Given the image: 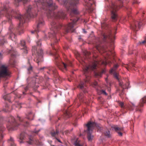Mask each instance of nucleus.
Segmentation results:
<instances>
[{"label": "nucleus", "instance_id": "f257e3e1", "mask_svg": "<svg viewBox=\"0 0 146 146\" xmlns=\"http://www.w3.org/2000/svg\"><path fill=\"white\" fill-rule=\"evenodd\" d=\"M33 9L31 6H29L24 15H21L18 11H14L10 8L8 5L4 6V8L0 11V17L1 15H5L10 23L9 29V38L15 41L16 36L15 33L18 32L20 35L24 32L23 24L25 22L26 19H29L33 17Z\"/></svg>", "mask_w": 146, "mask_h": 146}, {"label": "nucleus", "instance_id": "f03ea898", "mask_svg": "<svg viewBox=\"0 0 146 146\" xmlns=\"http://www.w3.org/2000/svg\"><path fill=\"white\" fill-rule=\"evenodd\" d=\"M50 26V29L51 31L50 33L49 34V38H52L53 39L51 41L54 42V43L52 42L51 45L52 48L55 51L54 52V55L55 62L57 65L60 69L61 70L63 68L66 70V64L63 62H61L60 61V58L57 53L58 50L55 49V45L54 46V43L56 44L58 41L57 37L59 35V30L62 27L61 25L56 23L55 21H53L51 23Z\"/></svg>", "mask_w": 146, "mask_h": 146}, {"label": "nucleus", "instance_id": "7ed1b4c3", "mask_svg": "<svg viewBox=\"0 0 146 146\" xmlns=\"http://www.w3.org/2000/svg\"><path fill=\"white\" fill-rule=\"evenodd\" d=\"M110 62H111L110 61L108 60V59L106 58L105 61H102L101 62L96 61L92 64L87 66L84 68L83 69V70L85 75L86 79L84 80L83 81H81L80 84L77 86V88L82 90L84 93H86L87 91L85 90L84 87L86 86V84L89 82L90 78V71L91 70H93L96 69L98 64H100V63H101L102 64L106 65L108 64H109Z\"/></svg>", "mask_w": 146, "mask_h": 146}, {"label": "nucleus", "instance_id": "20e7f679", "mask_svg": "<svg viewBox=\"0 0 146 146\" xmlns=\"http://www.w3.org/2000/svg\"><path fill=\"white\" fill-rule=\"evenodd\" d=\"M38 48H36V46L33 47L32 48V54H35V57L34 59V61L36 62L38 64L39 62L43 60L42 57L43 52L42 50L39 48L41 45L40 40L36 42Z\"/></svg>", "mask_w": 146, "mask_h": 146}, {"label": "nucleus", "instance_id": "39448f33", "mask_svg": "<svg viewBox=\"0 0 146 146\" xmlns=\"http://www.w3.org/2000/svg\"><path fill=\"white\" fill-rule=\"evenodd\" d=\"M19 139L20 140V143H22L23 140H25L29 144L35 143L37 145H40V143L38 140L34 138L32 135H27L25 132H23L21 133Z\"/></svg>", "mask_w": 146, "mask_h": 146}, {"label": "nucleus", "instance_id": "423d86ee", "mask_svg": "<svg viewBox=\"0 0 146 146\" xmlns=\"http://www.w3.org/2000/svg\"><path fill=\"white\" fill-rule=\"evenodd\" d=\"M122 0H117L116 3H112L110 7L111 11V18L113 21L117 20V15L116 12L123 6Z\"/></svg>", "mask_w": 146, "mask_h": 146}, {"label": "nucleus", "instance_id": "0eeeda50", "mask_svg": "<svg viewBox=\"0 0 146 146\" xmlns=\"http://www.w3.org/2000/svg\"><path fill=\"white\" fill-rule=\"evenodd\" d=\"M111 47H108L106 46H103L101 45H97L96 48L100 53H104L106 55L107 57L110 59L111 58L110 55H111L112 56H114L113 52L112 50L113 49V47L111 48Z\"/></svg>", "mask_w": 146, "mask_h": 146}, {"label": "nucleus", "instance_id": "6e6552de", "mask_svg": "<svg viewBox=\"0 0 146 146\" xmlns=\"http://www.w3.org/2000/svg\"><path fill=\"white\" fill-rule=\"evenodd\" d=\"M117 29L116 28L109 30L108 32L104 34L102 36L103 40L106 41L107 38H108L111 42V45H113V39L115 38V35L116 33Z\"/></svg>", "mask_w": 146, "mask_h": 146}, {"label": "nucleus", "instance_id": "1a4fd4ad", "mask_svg": "<svg viewBox=\"0 0 146 146\" xmlns=\"http://www.w3.org/2000/svg\"><path fill=\"white\" fill-rule=\"evenodd\" d=\"M142 23L141 20L139 21H136L133 20V22L130 23V27L133 30V33H131V35L132 38L134 39H136V31L137 29H140L142 25Z\"/></svg>", "mask_w": 146, "mask_h": 146}, {"label": "nucleus", "instance_id": "9d476101", "mask_svg": "<svg viewBox=\"0 0 146 146\" xmlns=\"http://www.w3.org/2000/svg\"><path fill=\"white\" fill-rule=\"evenodd\" d=\"M87 128V130L85 131L87 133V138L89 141H91L92 139L94 136L92 135V129L96 126V123L90 121L86 125Z\"/></svg>", "mask_w": 146, "mask_h": 146}, {"label": "nucleus", "instance_id": "9b49d317", "mask_svg": "<svg viewBox=\"0 0 146 146\" xmlns=\"http://www.w3.org/2000/svg\"><path fill=\"white\" fill-rule=\"evenodd\" d=\"M19 125V124L17 123L13 117L11 116L9 117V123L7 125V127L8 130H16Z\"/></svg>", "mask_w": 146, "mask_h": 146}, {"label": "nucleus", "instance_id": "f8f14e48", "mask_svg": "<svg viewBox=\"0 0 146 146\" xmlns=\"http://www.w3.org/2000/svg\"><path fill=\"white\" fill-rule=\"evenodd\" d=\"M80 18L77 17L76 19H73L71 23H69L68 25L64 27V29L66 33L69 32H73L74 31V29L73 27L79 19Z\"/></svg>", "mask_w": 146, "mask_h": 146}, {"label": "nucleus", "instance_id": "ddd939ff", "mask_svg": "<svg viewBox=\"0 0 146 146\" xmlns=\"http://www.w3.org/2000/svg\"><path fill=\"white\" fill-rule=\"evenodd\" d=\"M8 53L11 54V58L10 59V64L12 66L15 65V62L14 60V58L17 55V53L15 50L12 48L11 49L9 50L8 51Z\"/></svg>", "mask_w": 146, "mask_h": 146}, {"label": "nucleus", "instance_id": "4468645a", "mask_svg": "<svg viewBox=\"0 0 146 146\" xmlns=\"http://www.w3.org/2000/svg\"><path fill=\"white\" fill-rule=\"evenodd\" d=\"M146 96H145L140 100L139 106H137L136 108V112L139 113H141L142 112L143 110L142 108L143 107V104L146 103Z\"/></svg>", "mask_w": 146, "mask_h": 146}, {"label": "nucleus", "instance_id": "2eb2a0df", "mask_svg": "<svg viewBox=\"0 0 146 146\" xmlns=\"http://www.w3.org/2000/svg\"><path fill=\"white\" fill-rule=\"evenodd\" d=\"M44 69H47L49 71V72H47L48 73H49V74H52L54 75L55 76H57L58 74L56 68L54 67L53 66L43 67L40 68V70H42Z\"/></svg>", "mask_w": 146, "mask_h": 146}, {"label": "nucleus", "instance_id": "dca6fc26", "mask_svg": "<svg viewBox=\"0 0 146 146\" xmlns=\"http://www.w3.org/2000/svg\"><path fill=\"white\" fill-rule=\"evenodd\" d=\"M9 75L7 68L4 66H2L0 71V77H4Z\"/></svg>", "mask_w": 146, "mask_h": 146}, {"label": "nucleus", "instance_id": "f3484780", "mask_svg": "<svg viewBox=\"0 0 146 146\" xmlns=\"http://www.w3.org/2000/svg\"><path fill=\"white\" fill-rule=\"evenodd\" d=\"M44 25V22L42 18L39 19L37 21V30H35L34 31H32L31 33H34L35 32L37 33V31H38L39 28Z\"/></svg>", "mask_w": 146, "mask_h": 146}, {"label": "nucleus", "instance_id": "a211bd4d", "mask_svg": "<svg viewBox=\"0 0 146 146\" xmlns=\"http://www.w3.org/2000/svg\"><path fill=\"white\" fill-rule=\"evenodd\" d=\"M119 67V65L117 64L114 65L113 67L112 68L111 71L110 73H112L113 72V76L117 80H119V75L117 73L115 72V70Z\"/></svg>", "mask_w": 146, "mask_h": 146}, {"label": "nucleus", "instance_id": "6ab92c4d", "mask_svg": "<svg viewBox=\"0 0 146 146\" xmlns=\"http://www.w3.org/2000/svg\"><path fill=\"white\" fill-rule=\"evenodd\" d=\"M19 47L21 49L23 50L24 53H27V50L25 45V42L24 40H22L21 41Z\"/></svg>", "mask_w": 146, "mask_h": 146}, {"label": "nucleus", "instance_id": "aec40b11", "mask_svg": "<svg viewBox=\"0 0 146 146\" xmlns=\"http://www.w3.org/2000/svg\"><path fill=\"white\" fill-rule=\"evenodd\" d=\"M123 66L125 67V68H126L128 70H135V64H134L131 63H129L127 65H123Z\"/></svg>", "mask_w": 146, "mask_h": 146}, {"label": "nucleus", "instance_id": "412c9836", "mask_svg": "<svg viewBox=\"0 0 146 146\" xmlns=\"http://www.w3.org/2000/svg\"><path fill=\"white\" fill-rule=\"evenodd\" d=\"M19 120L21 123L22 125H23L24 126L26 127H29L30 124L25 119H24L21 117H20L19 116H18Z\"/></svg>", "mask_w": 146, "mask_h": 146}, {"label": "nucleus", "instance_id": "4be33fe9", "mask_svg": "<svg viewBox=\"0 0 146 146\" xmlns=\"http://www.w3.org/2000/svg\"><path fill=\"white\" fill-rule=\"evenodd\" d=\"M33 80L35 81V84H36L41 83L43 79L42 77L36 76V77L33 78Z\"/></svg>", "mask_w": 146, "mask_h": 146}, {"label": "nucleus", "instance_id": "5701e85b", "mask_svg": "<svg viewBox=\"0 0 146 146\" xmlns=\"http://www.w3.org/2000/svg\"><path fill=\"white\" fill-rule=\"evenodd\" d=\"M93 0H84L85 3L84 5L88 7V9H91V7L92 5V4L91 2L89 3V1L90 2H93Z\"/></svg>", "mask_w": 146, "mask_h": 146}, {"label": "nucleus", "instance_id": "b1692460", "mask_svg": "<svg viewBox=\"0 0 146 146\" xmlns=\"http://www.w3.org/2000/svg\"><path fill=\"white\" fill-rule=\"evenodd\" d=\"M113 128L114 129L115 131L118 132L119 136H121L122 135V133L118 131H122L123 130V127H119L117 125L114 126L113 127Z\"/></svg>", "mask_w": 146, "mask_h": 146}, {"label": "nucleus", "instance_id": "393cba45", "mask_svg": "<svg viewBox=\"0 0 146 146\" xmlns=\"http://www.w3.org/2000/svg\"><path fill=\"white\" fill-rule=\"evenodd\" d=\"M59 133L58 130L56 129V131L52 130L50 132V134L52 137H54L56 138V137L58 135Z\"/></svg>", "mask_w": 146, "mask_h": 146}, {"label": "nucleus", "instance_id": "a878e982", "mask_svg": "<svg viewBox=\"0 0 146 146\" xmlns=\"http://www.w3.org/2000/svg\"><path fill=\"white\" fill-rule=\"evenodd\" d=\"M34 114L31 112H30L26 115V118L32 120L34 117Z\"/></svg>", "mask_w": 146, "mask_h": 146}, {"label": "nucleus", "instance_id": "bb28decb", "mask_svg": "<svg viewBox=\"0 0 146 146\" xmlns=\"http://www.w3.org/2000/svg\"><path fill=\"white\" fill-rule=\"evenodd\" d=\"M118 80L119 82V86L122 89V90H123V89H126L127 88V85L126 84H123V83L122 82H120L119 78V80Z\"/></svg>", "mask_w": 146, "mask_h": 146}, {"label": "nucleus", "instance_id": "cd10ccee", "mask_svg": "<svg viewBox=\"0 0 146 146\" xmlns=\"http://www.w3.org/2000/svg\"><path fill=\"white\" fill-rule=\"evenodd\" d=\"M5 130L4 127L2 125H0V133H1V137L0 138V140L1 141L3 137V135L2 134V133L3 131Z\"/></svg>", "mask_w": 146, "mask_h": 146}, {"label": "nucleus", "instance_id": "c85d7f7f", "mask_svg": "<svg viewBox=\"0 0 146 146\" xmlns=\"http://www.w3.org/2000/svg\"><path fill=\"white\" fill-rule=\"evenodd\" d=\"M78 97L80 102H83L84 100V96L82 93H80L78 96Z\"/></svg>", "mask_w": 146, "mask_h": 146}, {"label": "nucleus", "instance_id": "c756f323", "mask_svg": "<svg viewBox=\"0 0 146 146\" xmlns=\"http://www.w3.org/2000/svg\"><path fill=\"white\" fill-rule=\"evenodd\" d=\"M13 138L11 137L9 140V143L10 144V146H16V145L14 143Z\"/></svg>", "mask_w": 146, "mask_h": 146}, {"label": "nucleus", "instance_id": "7c9ffc66", "mask_svg": "<svg viewBox=\"0 0 146 146\" xmlns=\"http://www.w3.org/2000/svg\"><path fill=\"white\" fill-rule=\"evenodd\" d=\"M3 98L5 100H7L9 102H11L10 96L9 95H5L3 97Z\"/></svg>", "mask_w": 146, "mask_h": 146}, {"label": "nucleus", "instance_id": "2f4dec72", "mask_svg": "<svg viewBox=\"0 0 146 146\" xmlns=\"http://www.w3.org/2000/svg\"><path fill=\"white\" fill-rule=\"evenodd\" d=\"M64 114L67 117H69L71 116V113L68 111H66Z\"/></svg>", "mask_w": 146, "mask_h": 146}, {"label": "nucleus", "instance_id": "473e14b6", "mask_svg": "<svg viewBox=\"0 0 146 146\" xmlns=\"http://www.w3.org/2000/svg\"><path fill=\"white\" fill-rule=\"evenodd\" d=\"M139 44L140 45H144L146 46V38L143 41H139Z\"/></svg>", "mask_w": 146, "mask_h": 146}, {"label": "nucleus", "instance_id": "72a5a7b5", "mask_svg": "<svg viewBox=\"0 0 146 146\" xmlns=\"http://www.w3.org/2000/svg\"><path fill=\"white\" fill-rule=\"evenodd\" d=\"M104 134L106 136L108 137H109L110 136V132L108 130H106L104 133Z\"/></svg>", "mask_w": 146, "mask_h": 146}, {"label": "nucleus", "instance_id": "f704fd0d", "mask_svg": "<svg viewBox=\"0 0 146 146\" xmlns=\"http://www.w3.org/2000/svg\"><path fill=\"white\" fill-rule=\"evenodd\" d=\"M129 15L128 17H123L122 18V20L123 21V22H125L128 20H129Z\"/></svg>", "mask_w": 146, "mask_h": 146}, {"label": "nucleus", "instance_id": "c9c22d12", "mask_svg": "<svg viewBox=\"0 0 146 146\" xmlns=\"http://www.w3.org/2000/svg\"><path fill=\"white\" fill-rule=\"evenodd\" d=\"M120 89H119L118 90L119 91V96L121 97H122V96L124 94V92H123V90H122L121 91L120 90Z\"/></svg>", "mask_w": 146, "mask_h": 146}, {"label": "nucleus", "instance_id": "e433bc0d", "mask_svg": "<svg viewBox=\"0 0 146 146\" xmlns=\"http://www.w3.org/2000/svg\"><path fill=\"white\" fill-rule=\"evenodd\" d=\"M119 105L121 108H125L124 103L123 102H119Z\"/></svg>", "mask_w": 146, "mask_h": 146}, {"label": "nucleus", "instance_id": "4c0bfd02", "mask_svg": "<svg viewBox=\"0 0 146 146\" xmlns=\"http://www.w3.org/2000/svg\"><path fill=\"white\" fill-rule=\"evenodd\" d=\"M100 93L101 94H103L105 95H107V94L105 90H101L100 91Z\"/></svg>", "mask_w": 146, "mask_h": 146}, {"label": "nucleus", "instance_id": "58836bf2", "mask_svg": "<svg viewBox=\"0 0 146 146\" xmlns=\"http://www.w3.org/2000/svg\"><path fill=\"white\" fill-rule=\"evenodd\" d=\"M135 107V105L133 104H132V106H130V107H129V109L131 110H133V109H134V107Z\"/></svg>", "mask_w": 146, "mask_h": 146}, {"label": "nucleus", "instance_id": "ea45409f", "mask_svg": "<svg viewBox=\"0 0 146 146\" xmlns=\"http://www.w3.org/2000/svg\"><path fill=\"white\" fill-rule=\"evenodd\" d=\"M84 54L86 56H89L91 54V53L90 52H88V51H85L84 52Z\"/></svg>", "mask_w": 146, "mask_h": 146}, {"label": "nucleus", "instance_id": "a19ab883", "mask_svg": "<svg viewBox=\"0 0 146 146\" xmlns=\"http://www.w3.org/2000/svg\"><path fill=\"white\" fill-rule=\"evenodd\" d=\"M127 40V36H125L124 37L122 38V42L123 43H124Z\"/></svg>", "mask_w": 146, "mask_h": 146}, {"label": "nucleus", "instance_id": "79ce46f5", "mask_svg": "<svg viewBox=\"0 0 146 146\" xmlns=\"http://www.w3.org/2000/svg\"><path fill=\"white\" fill-rule=\"evenodd\" d=\"M92 85L93 87H95L98 85V83L96 82L95 81L92 83Z\"/></svg>", "mask_w": 146, "mask_h": 146}, {"label": "nucleus", "instance_id": "37998d69", "mask_svg": "<svg viewBox=\"0 0 146 146\" xmlns=\"http://www.w3.org/2000/svg\"><path fill=\"white\" fill-rule=\"evenodd\" d=\"M6 42V40L5 39H3L1 41V45L3 44Z\"/></svg>", "mask_w": 146, "mask_h": 146}, {"label": "nucleus", "instance_id": "c03bdc74", "mask_svg": "<svg viewBox=\"0 0 146 146\" xmlns=\"http://www.w3.org/2000/svg\"><path fill=\"white\" fill-rule=\"evenodd\" d=\"M32 67L30 65V66L27 68V70L28 71H30L32 70Z\"/></svg>", "mask_w": 146, "mask_h": 146}, {"label": "nucleus", "instance_id": "a18cd8bd", "mask_svg": "<svg viewBox=\"0 0 146 146\" xmlns=\"http://www.w3.org/2000/svg\"><path fill=\"white\" fill-rule=\"evenodd\" d=\"M104 71L103 70V71L100 74H99V73H96V75L97 76H101L102 74L103 73H104Z\"/></svg>", "mask_w": 146, "mask_h": 146}, {"label": "nucleus", "instance_id": "49530a36", "mask_svg": "<svg viewBox=\"0 0 146 146\" xmlns=\"http://www.w3.org/2000/svg\"><path fill=\"white\" fill-rule=\"evenodd\" d=\"M75 144L76 146H82L79 143L77 142H75Z\"/></svg>", "mask_w": 146, "mask_h": 146}, {"label": "nucleus", "instance_id": "de8ad7c7", "mask_svg": "<svg viewBox=\"0 0 146 146\" xmlns=\"http://www.w3.org/2000/svg\"><path fill=\"white\" fill-rule=\"evenodd\" d=\"M97 128L99 131H101V130H102V128H101L100 127V126H98L97 127Z\"/></svg>", "mask_w": 146, "mask_h": 146}, {"label": "nucleus", "instance_id": "09e8293b", "mask_svg": "<svg viewBox=\"0 0 146 146\" xmlns=\"http://www.w3.org/2000/svg\"><path fill=\"white\" fill-rule=\"evenodd\" d=\"M139 3L136 0H135L133 2V4H138Z\"/></svg>", "mask_w": 146, "mask_h": 146}, {"label": "nucleus", "instance_id": "8fccbe9b", "mask_svg": "<svg viewBox=\"0 0 146 146\" xmlns=\"http://www.w3.org/2000/svg\"><path fill=\"white\" fill-rule=\"evenodd\" d=\"M28 88V86H27L25 88V91L27 90Z\"/></svg>", "mask_w": 146, "mask_h": 146}, {"label": "nucleus", "instance_id": "3c124183", "mask_svg": "<svg viewBox=\"0 0 146 146\" xmlns=\"http://www.w3.org/2000/svg\"><path fill=\"white\" fill-rule=\"evenodd\" d=\"M21 96H22V95L21 96L20 94L17 96V97L18 98H21Z\"/></svg>", "mask_w": 146, "mask_h": 146}, {"label": "nucleus", "instance_id": "603ef678", "mask_svg": "<svg viewBox=\"0 0 146 146\" xmlns=\"http://www.w3.org/2000/svg\"><path fill=\"white\" fill-rule=\"evenodd\" d=\"M56 139L58 142L61 143V141L60 140L57 139L56 138Z\"/></svg>", "mask_w": 146, "mask_h": 146}, {"label": "nucleus", "instance_id": "864d4df0", "mask_svg": "<svg viewBox=\"0 0 146 146\" xmlns=\"http://www.w3.org/2000/svg\"><path fill=\"white\" fill-rule=\"evenodd\" d=\"M2 56V55L1 53H0V58H1Z\"/></svg>", "mask_w": 146, "mask_h": 146}, {"label": "nucleus", "instance_id": "5fc2aeb1", "mask_svg": "<svg viewBox=\"0 0 146 146\" xmlns=\"http://www.w3.org/2000/svg\"><path fill=\"white\" fill-rule=\"evenodd\" d=\"M104 24H102V28H103V26H104Z\"/></svg>", "mask_w": 146, "mask_h": 146}, {"label": "nucleus", "instance_id": "6e6d98bb", "mask_svg": "<svg viewBox=\"0 0 146 146\" xmlns=\"http://www.w3.org/2000/svg\"><path fill=\"white\" fill-rule=\"evenodd\" d=\"M69 66H72V65H71V63L70 62V64L69 65Z\"/></svg>", "mask_w": 146, "mask_h": 146}, {"label": "nucleus", "instance_id": "4d7b16f0", "mask_svg": "<svg viewBox=\"0 0 146 146\" xmlns=\"http://www.w3.org/2000/svg\"><path fill=\"white\" fill-rule=\"evenodd\" d=\"M38 131H34V132H35V133H38Z\"/></svg>", "mask_w": 146, "mask_h": 146}, {"label": "nucleus", "instance_id": "13d9d810", "mask_svg": "<svg viewBox=\"0 0 146 146\" xmlns=\"http://www.w3.org/2000/svg\"><path fill=\"white\" fill-rule=\"evenodd\" d=\"M83 31L84 33H86V32L84 29H83Z\"/></svg>", "mask_w": 146, "mask_h": 146}, {"label": "nucleus", "instance_id": "bf43d9fd", "mask_svg": "<svg viewBox=\"0 0 146 146\" xmlns=\"http://www.w3.org/2000/svg\"><path fill=\"white\" fill-rule=\"evenodd\" d=\"M133 54H135V55L136 54V53L134 51H133Z\"/></svg>", "mask_w": 146, "mask_h": 146}, {"label": "nucleus", "instance_id": "052dcab7", "mask_svg": "<svg viewBox=\"0 0 146 146\" xmlns=\"http://www.w3.org/2000/svg\"><path fill=\"white\" fill-rule=\"evenodd\" d=\"M23 95H25V92H23Z\"/></svg>", "mask_w": 146, "mask_h": 146}, {"label": "nucleus", "instance_id": "680f3d73", "mask_svg": "<svg viewBox=\"0 0 146 146\" xmlns=\"http://www.w3.org/2000/svg\"><path fill=\"white\" fill-rule=\"evenodd\" d=\"M36 88L37 87V86H38L37 85H36Z\"/></svg>", "mask_w": 146, "mask_h": 146}, {"label": "nucleus", "instance_id": "e2e57ef3", "mask_svg": "<svg viewBox=\"0 0 146 146\" xmlns=\"http://www.w3.org/2000/svg\"><path fill=\"white\" fill-rule=\"evenodd\" d=\"M5 21H3V23H5Z\"/></svg>", "mask_w": 146, "mask_h": 146}, {"label": "nucleus", "instance_id": "0e129e2a", "mask_svg": "<svg viewBox=\"0 0 146 146\" xmlns=\"http://www.w3.org/2000/svg\"><path fill=\"white\" fill-rule=\"evenodd\" d=\"M129 54H131V53H130V52H129Z\"/></svg>", "mask_w": 146, "mask_h": 146}, {"label": "nucleus", "instance_id": "69168bd1", "mask_svg": "<svg viewBox=\"0 0 146 146\" xmlns=\"http://www.w3.org/2000/svg\"><path fill=\"white\" fill-rule=\"evenodd\" d=\"M145 14V13H143V14Z\"/></svg>", "mask_w": 146, "mask_h": 146}]
</instances>
